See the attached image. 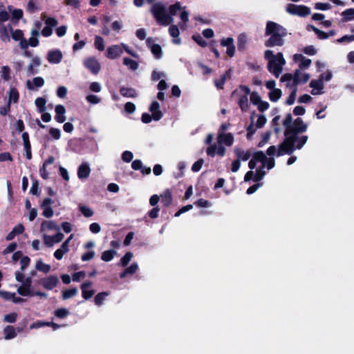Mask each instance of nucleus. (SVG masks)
I'll return each mask as SVG.
<instances>
[{
	"label": "nucleus",
	"instance_id": "obj_4",
	"mask_svg": "<svg viewBox=\"0 0 354 354\" xmlns=\"http://www.w3.org/2000/svg\"><path fill=\"white\" fill-rule=\"evenodd\" d=\"M151 12L157 23L161 26H166L174 22V18L166 13V6L162 3H153L151 8Z\"/></svg>",
	"mask_w": 354,
	"mask_h": 354
},
{
	"label": "nucleus",
	"instance_id": "obj_2",
	"mask_svg": "<svg viewBox=\"0 0 354 354\" xmlns=\"http://www.w3.org/2000/svg\"><path fill=\"white\" fill-rule=\"evenodd\" d=\"M287 30L272 21H268L266 23L265 35L270 37L265 41L266 47L282 46L284 44L283 38L287 35Z\"/></svg>",
	"mask_w": 354,
	"mask_h": 354
},
{
	"label": "nucleus",
	"instance_id": "obj_5",
	"mask_svg": "<svg viewBox=\"0 0 354 354\" xmlns=\"http://www.w3.org/2000/svg\"><path fill=\"white\" fill-rule=\"evenodd\" d=\"M17 292L23 297L37 296L39 297H47V294L41 291H34L31 287L30 279H27L17 288Z\"/></svg>",
	"mask_w": 354,
	"mask_h": 354
},
{
	"label": "nucleus",
	"instance_id": "obj_33",
	"mask_svg": "<svg viewBox=\"0 0 354 354\" xmlns=\"http://www.w3.org/2000/svg\"><path fill=\"white\" fill-rule=\"evenodd\" d=\"M138 270V265L137 263H133L129 267L127 268L124 271L120 273V278H124L128 274H133Z\"/></svg>",
	"mask_w": 354,
	"mask_h": 354
},
{
	"label": "nucleus",
	"instance_id": "obj_59",
	"mask_svg": "<svg viewBox=\"0 0 354 354\" xmlns=\"http://www.w3.org/2000/svg\"><path fill=\"white\" fill-rule=\"evenodd\" d=\"M263 168L264 167H261V168H259L256 170V172L254 174V175H255L254 182L260 181L261 180L263 179V178L266 175V171H263Z\"/></svg>",
	"mask_w": 354,
	"mask_h": 354
},
{
	"label": "nucleus",
	"instance_id": "obj_41",
	"mask_svg": "<svg viewBox=\"0 0 354 354\" xmlns=\"http://www.w3.org/2000/svg\"><path fill=\"white\" fill-rule=\"evenodd\" d=\"M252 158L257 162H261L262 167H265V160L266 159V156L262 151H258L253 153Z\"/></svg>",
	"mask_w": 354,
	"mask_h": 354
},
{
	"label": "nucleus",
	"instance_id": "obj_9",
	"mask_svg": "<svg viewBox=\"0 0 354 354\" xmlns=\"http://www.w3.org/2000/svg\"><path fill=\"white\" fill-rule=\"evenodd\" d=\"M83 64L85 68L93 74H97L101 68L100 64L95 57H89L84 59Z\"/></svg>",
	"mask_w": 354,
	"mask_h": 354
},
{
	"label": "nucleus",
	"instance_id": "obj_6",
	"mask_svg": "<svg viewBox=\"0 0 354 354\" xmlns=\"http://www.w3.org/2000/svg\"><path fill=\"white\" fill-rule=\"evenodd\" d=\"M213 140V135L209 134L205 140V143L209 145L207 149V154L209 156H214L216 154L221 153V133L218 132L217 135V144L211 145Z\"/></svg>",
	"mask_w": 354,
	"mask_h": 354
},
{
	"label": "nucleus",
	"instance_id": "obj_40",
	"mask_svg": "<svg viewBox=\"0 0 354 354\" xmlns=\"http://www.w3.org/2000/svg\"><path fill=\"white\" fill-rule=\"evenodd\" d=\"M239 105L242 111H247L249 108L248 98L247 95H243L239 99Z\"/></svg>",
	"mask_w": 354,
	"mask_h": 354
},
{
	"label": "nucleus",
	"instance_id": "obj_56",
	"mask_svg": "<svg viewBox=\"0 0 354 354\" xmlns=\"http://www.w3.org/2000/svg\"><path fill=\"white\" fill-rule=\"evenodd\" d=\"M270 135H271V132L270 131H268L266 132H265L263 135H262V138L261 140V141L258 143L257 146L259 147H262L264 146V145L268 142V141L269 140L270 138Z\"/></svg>",
	"mask_w": 354,
	"mask_h": 354
},
{
	"label": "nucleus",
	"instance_id": "obj_57",
	"mask_svg": "<svg viewBox=\"0 0 354 354\" xmlns=\"http://www.w3.org/2000/svg\"><path fill=\"white\" fill-rule=\"evenodd\" d=\"M297 91V88H294L293 90L290 93L288 99L286 100V104L292 105L294 104V102L295 101V98H296Z\"/></svg>",
	"mask_w": 354,
	"mask_h": 354
},
{
	"label": "nucleus",
	"instance_id": "obj_38",
	"mask_svg": "<svg viewBox=\"0 0 354 354\" xmlns=\"http://www.w3.org/2000/svg\"><path fill=\"white\" fill-rule=\"evenodd\" d=\"M117 254V252L113 250H106L102 254V260L106 262L111 261L114 256Z\"/></svg>",
	"mask_w": 354,
	"mask_h": 354
},
{
	"label": "nucleus",
	"instance_id": "obj_52",
	"mask_svg": "<svg viewBox=\"0 0 354 354\" xmlns=\"http://www.w3.org/2000/svg\"><path fill=\"white\" fill-rule=\"evenodd\" d=\"M192 39L196 41L200 46L205 47L207 45L203 37L199 34H194L192 35Z\"/></svg>",
	"mask_w": 354,
	"mask_h": 354
},
{
	"label": "nucleus",
	"instance_id": "obj_28",
	"mask_svg": "<svg viewBox=\"0 0 354 354\" xmlns=\"http://www.w3.org/2000/svg\"><path fill=\"white\" fill-rule=\"evenodd\" d=\"M248 44V36L245 32L239 34L237 38V48L239 51H243Z\"/></svg>",
	"mask_w": 354,
	"mask_h": 354
},
{
	"label": "nucleus",
	"instance_id": "obj_34",
	"mask_svg": "<svg viewBox=\"0 0 354 354\" xmlns=\"http://www.w3.org/2000/svg\"><path fill=\"white\" fill-rule=\"evenodd\" d=\"M123 64L125 65L131 71H136L138 68L139 64L138 63L131 59L129 57H124L123 59Z\"/></svg>",
	"mask_w": 354,
	"mask_h": 354
},
{
	"label": "nucleus",
	"instance_id": "obj_19",
	"mask_svg": "<svg viewBox=\"0 0 354 354\" xmlns=\"http://www.w3.org/2000/svg\"><path fill=\"white\" fill-rule=\"evenodd\" d=\"M92 286H93V283L91 281L84 282L81 285L82 297L86 300L92 297V296L95 293V291L93 290H91V289L90 290V288L92 287Z\"/></svg>",
	"mask_w": 354,
	"mask_h": 354
},
{
	"label": "nucleus",
	"instance_id": "obj_49",
	"mask_svg": "<svg viewBox=\"0 0 354 354\" xmlns=\"http://www.w3.org/2000/svg\"><path fill=\"white\" fill-rule=\"evenodd\" d=\"M19 92L15 88H10L9 91V103H16L19 100Z\"/></svg>",
	"mask_w": 354,
	"mask_h": 354
},
{
	"label": "nucleus",
	"instance_id": "obj_44",
	"mask_svg": "<svg viewBox=\"0 0 354 354\" xmlns=\"http://www.w3.org/2000/svg\"><path fill=\"white\" fill-rule=\"evenodd\" d=\"M151 51L155 58L160 59L162 55V48L159 44H153L151 46Z\"/></svg>",
	"mask_w": 354,
	"mask_h": 354
},
{
	"label": "nucleus",
	"instance_id": "obj_3",
	"mask_svg": "<svg viewBox=\"0 0 354 354\" xmlns=\"http://www.w3.org/2000/svg\"><path fill=\"white\" fill-rule=\"evenodd\" d=\"M264 58L268 60V71L278 77L283 71V66L286 60L282 53L279 52L276 55L271 50H266L264 53Z\"/></svg>",
	"mask_w": 354,
	"mask_h": 354
},
{
	"label": "nucleus",
	"instance_id": "obj_39",
	"mask_svg": "<svg viewBox=\"0 0 354 354\" xmlns=\"http://www.w3.org/2000/svg\"><path fill=\"white\" fill-rule=\"evenodd\" d=\"M109 294L110 293L109 292H102L98 293L95 297V299H94L95 305L100 306L103 304V302L105 300V299L106 298V297H108L109 295Z\"/></svg>",
	"mask_w": 354,
	"mask_h": 354
},
{
	"label": "nucleus",
	"instance_id": "obj_31",
	"mask_svg": "<svg viewBox=\"0 0 354 354\" xmlns=\"http://www.w3.org/2000/svg\"><path fill=\"white\" fill-rule=\"evenodd\" d=\"M292 117L291 113H288L286 116V118L283 121V125L285 127L284 131V136L286 138L289 135V132H288V129H291V126L292 125Z\"/></svg>",
	"mask_w": 354,
	"mask_h": 354
},
{
	"label": "nucleus",
	"instance_id": "obj_37",
	"mask_svg": "<svg viewBox=\"0 0 354 354\" xmlns=\"http://www.w3.org/2000/svg\"><path fill=\"white\" fill-rule=\"evenodd\" d=\"M3 333L5 334V339H11L15 337L17 335V333L15 332V329L12 326H6L4 330Z\"/></svg>",
	"mask_w": 354,
	"mask_h": 354
},
{
	"label": "nucleus",
	"instance_id": "obj_58",
	"mask_svg": "<svg viewBox=\"0 0 354 354\" xmlns=\"http://www.w3.org/2000/svg\"><path fill=\"white\" fill-rule=\"evenodd\" d=\"M27 10L30 12H34L38 10L37 0H29L27 5Z\"/></svg>",
	"mask_w": 354,
	"mask_h": 354
},
{
	"label": "nucleus",
	"instance_id": "obj_36",
	"mask_svg": "<svg viewBox=\"0 0 354 354\" xmlns=\"http://www.w3.org/2000/svg\"><path fill=\"white\" fill-rule=\"evenodd\" d=\"M78 209L80 212L86 218L91 217L94 214V212L91 208L83 204H80L78 205Z\"/></svg>",
	"mask_w": 354,
	"mask_h": 354
},
{
	"label": "nucleus",
	"instance_id": "obj_27",
	"mask_svg": "<svg viewBox=\"0 0 354 354\" xmlns=\"http://www.w3.org/2000/svg\"><path fill=\"white\" fill-rule=\"evenodd\" d=\"M227 127L225 124H223V136L222 142L223 145L226 146H231L234 142V136L231 133H225L224 131L227 130Z\"/></svg>",
	"mask_w": 354,
	"mask_h": 354
},
{
	"label": "nucleus",
	"instance_id": "obj_55",
	"mask_svg": "<svg viewBox=\"0 0 354 354\" xmlns=\"http://www.w3.org/2000/svg\"><path fill=\"white\" fill-rule=\"evenodd\" d=\"M10 32L11 33L12 39L15 41L21 40L24 37L23 32L20 30H12L11 28V31H10Z\"/></svg>",
	"mask_w": 354,
	"mask_h": 354
},
{
	"label": "nucleus",
	"instance_id": "obj_29",
	"mask_svg": "<svg viewBox=\"0 0 354 354\" xmlns=\"http://www.w3.org/2000/svg\"><path fill=\"white\" fill-rule=\"evenodd\" d=\"M69 251V247L66 245V243H62L60 248L55 250L54 252V257L57 260H61L64 255Z\"/></svg>",
	"mask_w": 354,
	"mask_h": 354
},
{
	"label": "nucleus",
	"instance_id": "obj_15",
	"mask_svg": "<svg viewBox=\"0 0 354 354\" xmlns=\"http://www.w3.org/2000/svg\"><path fill=\"white\" fill-rule=\"evenodd\" d=\"M41 62L39 57L36 56L32 57L30 63L27 67V73L28 75H35L38 73L39 67L41 66Z\"/></svg>",
	"mask_w": 354,
	"mask_h": 354
},
{
	"label": "nucleus",
	"instance_id": "obj_62",
	"mask_svg": "<svg viewBox=\"0 0 354 354\" xmlns=\"http://www.w3.org/2000/svg\"><path fill=\"white\" fill-rule=\"evenodd\" d=\"M30 259L28 257H23L20 260L21 270L24 272L29 266Z\"/></svg>",
	"mask_w": 354,
	"mask_h": 354
},
{
	"label": "nucleus",
	"instance_id": "obj_25",
	"mask_svg": "<svg viewBox=\"0 0 354 354\" xmlns=\"http://www.w3.org/2000/svg\"><path fill=\"white\" fill-rule=\"evenodd\" d=\"M10 31H11L10 25L6 26L3 23H0V38L3 41H10Z\"/></svg>",
	"mask_w": 354,
	"mask_h": 354
},
{
	"label": "nucleus",
	"instance_id": "obj_47",
	"mask_svg": "<svg viewBox=\"0 0 354 354\" xmlns=\"http://www.w3.org/2000/svg\"><path fill=\"white\" fill-rule=\"evenodd\" d=\"M78 292V290L76 288L68 289L62 292V297L64 299H68L75 296Z\"/></svg>",
	"mask_w": 354,
	"mask_h": 354
},
{
	"label": "nucleus",
	"instance_id": "obj_54",
	"mask_svg": "<svg viewBox=\"0 0 354 354\" xmlns=\"http://www.w3.org/2000/svg\"><path fill=\"white\" fill-rule=\"evenodd\" d=\"M86 101L92 104H97L101 102V98L95 95L90 94L86 97Z\"/></svg>",
	"mask_w": 354,
	"mask_h": 354
},
{
	"label": "nucleus",
	"instance_id": "obj_20",
	"mask_svg": "<svg viewBox=\"0 0 354 354\" xmlns=\"http://www.w3.org/2000/svg\"><path fill=\"white\" fill-rule=\"evenodd\" d=\"M149 111L152 114L153 120L158 121L160 120L163 115L162 113L160 110V104L156 101H153L149 106Z\"/></svg>",
	"mask_w": 354,
	"mask_h": 354
},
{
	"label": "nucleus",
	"instance_id": "obj_46",
	"mask_svg": "<svg viewBox=\"0 0 354 354\" xmlns=\"http://www.w3.org/2000/svg\"><path fill=\"white\" fill-rule=\"evenodd\" d=\"M94 46L96 49H97L100 51H103L105 48L104 46V41L102 37L100 36H95V41H94Z\"/></svg>",
	"mask_w": 354,
	"mask_h": 354
},
{
	"label": "nucleus",
	"instance_id": "obj_42",
	"mask_svg": "<svg viewBox=\"0 0 354 354\" xmlns=\"http://www.w3.org/2000/svg\"><path fill=\"white\" fill-rule=\"evenodd\" d=\"M282 92L279 88H275L269 93V98L272 102H277L281 97Z\"/></svg>",
	"mask_w": 354,
	"mask_h": 354
},
{
	"label": "nucleus",
	"instance_id": "obj_32",
	"mask_svg": "<svg viewBox=\"0 0 354 354\" xmlns=\"http://www.w3.org/2000/svg\"><path fill=\"white\" fill-rule=\"evenodd\" d=\"M35 268L40 272L47 274L50 272L51 267L40 259L36 262Z\"/></svg>",
	"mask_w": 354,
	"mask_h": 354
},
{
	"label": "nucleus",
	"instance_id": "obj_30",
	"mask_svg": "<svg viewBox=\"0 0 354 354\" xmlns=\"http://www.w3.org/2000/svg\"><path fill=\"white\" fill-rule=\"evenodd\" d=\"M161 202L165 206H169L172 203L171 193L169 189H166L160 196Z\"/></svg>",
	"mask_w": 354,
	"mask_h": 354
},
{
	"label": "nucleus",
	"instance_id": "obj_1",
	"mask_svg": "<svg viewBox=\"0 0 354 354\" xmlns=\"http://www.w3.org/2000/svg\"><path fill=\"white\" fill-rule=\"evenodd\" d=\"M308 124H306L302 118H297L293 121L290 129H288L289 135L284 138L283 142L278 147L277 156H281L284 154L291 155L296 149H301L306 143L308 136H301L307 131Z\"/></svg>",
	"mask_w": 354,
	"mask_h": 354
},
{
	"label": "nucleus",
	"instance_id": "obj_45",
	"mask_svg": "<svg viewBox=\"0 0 354 354\" xmlns=\"http://www.w3.org/2000/svg\"><path fill=\"white\" fill-rule=\"evenodd\" d=\"M35 104L40 113H43L46 110V100L44 97H37Z\"/></svg>",
	"mask_w": 354,
	"mask_h": 354
},
{
	"label": "nucleus",
	"instance_id": "obj_13",
	"mask_svg": "<svg viewBox=\"0 0 354 354\" xmlns=\"http://www.w3.org/2000/svg\"><path fill=\"white\" fill-rule=\"evenodd\" d=\"M62 58V53L59 50H52L48 51L46 57L48 62L53 64L60 63Z\"/></svg>",
	"mask_w": 354,
	"mask_h": 354
},
{
	"label": "nucleus",
	"instance_id": "obj_53",
	"mask_svg": "<svg viewBox=\"0 0 354 354\" xmlns=\"http://www.w3.org/2000/svg\"><path fill=\"white\" fill-rule=\"evenodd\" d=\"M133 257V253L131 252H127L120 260V264L122 267H125L131 261Z\"/></svg>",
	"mask_w": 354,
	"mask_h": 354
},
{
	"label": "nucleus",
	"instance_id": "obj_50",
	"mask_svg": "<svg viewBox=\"0 0 354 354\" xmlns=\"http://www.w3.org/2000/svg\"><path fill=\"white\" fill-rule=\"evenodd\" d=\"M183 8H182L181 3L178 1L169 7V14L168 15L171 16L173 17V16L176 15V12L178 11L182 10Z\"/></svg>",
	"mask_w": 354,
	"mask_h": 354
},
{
	"label": "nucleus",
	"instance_id": "obj_18",
	"mask_svg": "<svg viewBox=\"0 0 354 354\" xmlns=\"http://www.w3.org/2000/svg\"><path fill=\"white\" fill-rule=\"evenodd\" d=\"M301 71L299 69H297L295 71L294 74L291 73H285L282 75L281 80L284 81H290L293 80V84L295 86L300 84V75H301Z\"/></svg>",
	"mask_w": 354,
	"mask_h": 354
},
{
	"label": "nucleus",
	"instance_id": "obj_43",
	"mask_svg": "<svg viewBox=\"0 0 354 354\" xmlns=\"http://www.w3.org/2000/svg\"><path fill=\"white\" fill-rule=\"evenodd\" d=\"M343 21H348L354 19V8H348L342 12Z\"/></svg>",
	"mask_w": 354,
	"mask_h": 354
},
{
	"label": "nucleus",
	"instance_id": "obj_35",
	"mask_svg": "<svg viewBox=\"0 0 354 354\" xmlns=\"http://www.w3.org/2000/svg\"><path fill=\"white\" fill-rule=\"evenodd\" d=\"M120 94L127 97H135L137 96V93L135 89L132 88L122 87L120 90Z\"/></svg>",
	"mask_w": 354,
	"mask_h": 354
},
{
	"label": "nucleus",
	"instance_id": "obj_51",
	"mask_svg": "<svg viewBox=\"0 0 354 354\" xmlns=\"http://www.w3.org/2000/svg\"><path fill=\"white\" fill-rule=\"evenodd\" d=\"M180 18L182 20L183 23L180 25L182 29H185L186 27V23L189 21V13L185 10V7H183L181 13L180 15Z\"/></svg>",
	"mask_w": 354,
	"mask_h": 354
},
{
	"label": "nucleus",
	"instance_id": "obj_10",
	"mask_svg": "<svg viewBox=\"0 0 354 354\" xmlns=\"http://www.w3.org/2000/svg\"><path fill=\"white\" fill-rule=\"evenodd\" d=\"M123 53L122 44H115L109 46L106 49L105 56L110 59H115L120 57Z\"/></svg>",
	"mask_w": 354,
	"mask_h": 354
},
{
	"label": "nucleus",
	"instance_id": "obj_24",
	"mask_svg": "<svg viewBox=\"0 0 354 354\" xmlns=\"http://www.w3.org/2000/svg\"><path fill=\"white\" fill-rule=\"evenodd\" d=\"M55 120L59 123H63L66 120V109L63 105L59 104L55 106Z\"/></svg>",
	"mask_w": 354,
	"mask_h": 354
},
{
	"label": "nucleus",
	"instance_id": "obj_61",
	"mask_svg": "<svg viewBox=\"0 0 354 354\" xmlns=\"http://www.w3.org/2000/svg\"><path fill=\"white\" fill-rule=\"evenodd\" d=\"M43 209V216L46 218H50L54 214V211L50 206L41 207Z\"/></svg>",
	"mask_w": 354,
	"mask_h": 354
},
{
	"label": "nucleus",
	"instance_id": "obj_8",
	"mask_svg": "<svg viewBox=\"0 0 354 354\" xmlns=\"http://www.w3.org/2000/svg\"><path fill=\"white\" fill-rule=\"evenodd\" d=\"M58 282L59 279L55 275L47 276L40 279L38 281L39 284L47 290H53L57 286Z\"/></svg>",
	"mask_w": 354,
	"mask_h": 354
},
{
	"label": "nucleus",
	"instance_id": "obj_11",
	"mask_svg": "<svg viewBox=\"0 0 354 354\" xmlns=\"http://www.w3.org/2000/svg\"><path fill=\"white\" fill-rule=\"evenodd\" d=\"M64 236V234L59 232L53 236H50L44 233L43 234V240L44 244L47 247L51 248L54 244L61 242L63 240Z\"/></svg>",
	"mask_w": 354,
	"mask_h": 354
},
{
	"label": "nucleus",
	"instance_id": "obj_60",
	"mask_svg": "<svg viewBox=\"0 0 354 354\" xmlns=\"http://www.w3.org/2000/svg\"><path fill=\"white\" fill-rule=\"evenodd\" d=\"M261 101V97L257 92L250 93V102L254 105H257Z\"/></svg>",
	"mask_w": 354,
	"mask_h": 354
},
{
	"label": "nucleus",
	"instance_id": "obj_17",
	"mask_svg": "<svg viewBox=\"0 0 354 354\" xmlns=\"http://www.w3.org/2000/svg\"><path fill=\"white\" fill-rule=\"evenodd\" d=\"M226 47V54L228 57H232L235 54V46L232 37L223 38V47Z\"/></svg>",
	"mask_w": 354,
	"mask_h": 354
},
{
	"label": "nucleus",
	"instance_id": "obj_48",
	"mask_svg": "<svg viewBox=\"0 0 354 354\" xmlns=\"http://www.w3.org/2000/svg\"><path fill=\"white\" fill-rule=\"evenodd\" d=\"M1 77L4 81H9L10 80V68L8 66H3L1 68Z\"/></svg>",
	"mask_w": 354,
	"mask_h": 354
},
{
	"label": "nucleus",
	"instance_id": "obj_26",
	"mask_svg": "<svg viewBox=\"0 0 354 354\" xmlns=\"http://www.w3.org/2000/svg\"><path fill=\"white\" fill-rule=\"evenodd\" d=\"M234 154L240 161H246L250 158L252 153L250 150L245 151L241 148H236L234 149Z\"/></svg>",
	"mask_w": 354,
	"mask_h": 354
},
{
	"label": "nucleus",
	"instance_id": "obj_14",
	"mask_svg": "<svg viewBox=\"0 0 354 354\" xmlns=\"http://www.w3.org/2000/svg\"><path fill=\"white\" fill-rule=\"evenodd\" d=\"M91 169L87 162L82 163L77 168V176L80 180H85L90 176Z\"/></svg>",
	"mask_w": 354,
	"mask_h": 354
},
{
	"label": "nucleus",
	"instance_id": "obj_22",
	"mask_svg": "<svg viewBox=\"0 0 354 354\" xmlns=\"http://www.w3.org/2000/svg\"><path fill=\"white\" fill-rule=\"evenodd\" d=\"M169 35L173 38L172 43L176 45H179L181 44V39L180 38V30L177 26L171 25L169 28Z\"/></svg>",
	"mask_w": 354,
	"mask_h": 354
},
{
	"label": "nucleus",
	"instance_id": "obj_23",
	"mask_svg": "<svg viewBox=\"0 0 354 354\" xmlns=\"http://www.w3.org/2000/svg\"><path fill=\"white\" fill-rule=\"evenodd\" d=\"M310 88H313V89L311 91V94L313 95L321 94L322 91L324 88V83L322 82V80H313L310 82L309 84Z\"/></svg>",
	"mask_w": 354,
	"mask_h": 354
},
{
	"label": "nucleus",
	"instance_id": "obj_7",
	"mask_svg": "<svg viewBox=\"0 0 354 354\" xmlns=\"http://www.w3.org/2000/svg\"><path fill=\"white\" fill-rule=\"evenodd\" d=\"M286 10L290 15H297L299 17H306L310 14V8L304 5H296L288 3Z\"/></svg>",
	"mask_w": 354,
	"mask_h": 354
},
{
	"label": "nucleus",
	"instance_id": "obj_12",
	"mask_svg": "<svg viewBox=\"0 0 354 354\" xmlns=\"http://www.w3.org/2000/svg\"><path fill=\"white\" fill-rule=\"evenodd\" d=\"M46 26L41 30V35L44 37H49L53 33V28L58 24V21L53 17H48L45 19Z\"/></svg>",
	"mask_w": 354,
	"mask_h": 354
},
{
	"label": "nucleus",
	"instance_id": "obj_63",
	"mask_svg": "<svg viewBox=\"0 0 354 354\" xmlns=\"http://www.w3.org/2000/svg\"><path fill=\"white\" fill-rule=\"evenodd\" d=\"M69 314L68 310L66 308H59L55 311V315L59 318H64Z\"/></svg>",
	"mask_w": 354,
	"mask_h": 354
},
{
	"label": "nucleus",
	"instance_id": "obj_21",
	"mask_svg": "<svg viewBox=\"0 0 354 354\" xmlns=\"http://www.w3.org/2000/svg\"><path fill=\"white\" fill-rule=\"evenodd\" d=\"M44 84V80L41 77H34L32 80L26 82V86L28 90H35L41 88Z\"/></svg>",
	"mask_w": 354,
	"mask_h": 354
},
{
	"label": "nucleus",
	"instance_id": "obj_16",
	"mask_svg": "<svg viewBox=\"0 0 354 354\" xmlns=\"http://www.w3.org/2000/svg\"><path fill=\"white\" fill-rule=\"evenodd\" d=\"M59 230V225L56 223L55 221L50 220V221H44L41 223V232L44 234H47L48 232L50 231H57Z\"/></svg>",
	"mask_w": 354,
	"mask_h": 354
},
{
	"label": "nucleus",
	"instance_id": "obj_64",
	"mask_svg": "<svg viewBox=\"0 0 354 354\" xmlns=\"http://www.w3.org/2000/svg\"><path fill=\"white\" fill-rule=\"evenodd\" d=\"M89 89L95 93H99L102 90V86L99 82H93L89 85Z\"/></svg>",
	"mask_w": 354,
	"mask_h": 354
}]
</instances>
